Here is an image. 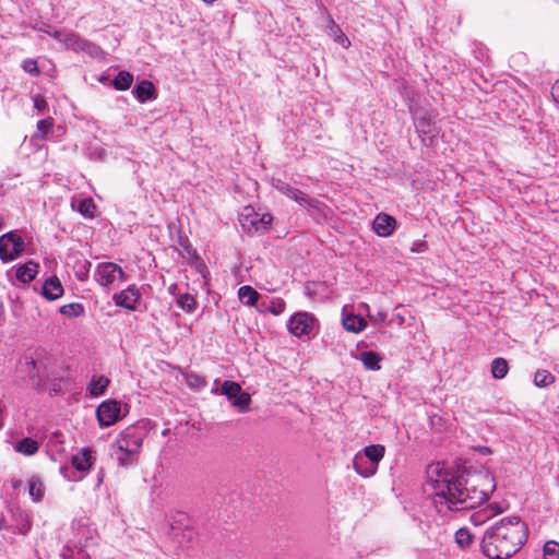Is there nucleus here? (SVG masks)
<instances>
[{"label": "nucleus", "instance_id": "obj_52", "mask_svg": "<svg viewBox=\"0 0 559 559\" xmlns=\"http://www.w3.org/2000/svg\"><path fill=\"white\" fill-rule=\"evenodd\" d=\"M487 510L497 511V510H502V509L498 504H495V506H490L489 508H487Z\"/></svg>", "mask_w": 559, "mask_h": 559}, {"label": "nucleus", "instance_id": "obj_46", "mask_svg": "<svg viewBox=\"0 0 559 559\" xmlns=\"http://www.w3.org/2000/svg\"><path fill=\"white\" fill-rule=\"evenodd\" d=\"M90 267H91V262H88V261H85L82 264V270L78 273V278L80 281H85L88 277Z\"/></svg>", "mask_w": 559, "mask_h": 559}, {"label": "nucleus", "instance_id": "obj_16", "mask_svg": "<svg viewBox=\"0 0 559 559\" xmlns=\"http://www.w3.org/2000/svg\"><path fill=\"white\" fill-rule=\"evenodd\" d=\"M63 286L57 276L47 278L41 287V295L47 300H56L63 295Z\"/></svg>", "mask_w": 559, "mask_h": 559}, {"label": "nucleus", "instance_id": "obj_36", "mask_svg": "<svg viewBox=\"0 0 559 559\" xmlns=\"http://www.w3.org/2000/svg\"><path fill=\"white\" fill-rule=\"evenodd\" d=\"M544 559H559V543L548 540L544 545Z\"/></svg>", "mask_w": 559, "mask_h": 559}, {"label": "nucleus", "instance_id": "obj_12", "mask_svg": "<svg viewBox=\"0 0 559 559\" xmlns=\"http://www.w3.org/2000/svg\"><path fill=\"white\" fill-rule=\"evenodd\" d=\"M143 432L138 428L128 427L120 432L116 444H121L122 447L128 444V448L133 449V451H139L143 443Z\"/></svg>", "mask_w": 559, "mask_h": 559}, {"label": "nucleus", "instance_id": "obj_38", "mask_svg": "<svg viewBox=\"0 0 559 559\" xmlns=\"http://www.w3.org/2000/svg\"><path fill=\"white\" fill-rule=\"evenodd\" d=\"M273 187L281 192L282 194L288 197L289 199L293 198V195L296 194V189L292 187L290 185L284 182L281 179L273 180Z\"/></svg>", "mask_w": 559, "mask_h": 559}, {"label": "nucleus", "instance_id": "obj_21", "mask_svg": "<svg viewBox=\"0 0 559 559\" xmlns=\"http://www.w3.org/2000/svg\"><path fill=\"white\" fill-rule=\"evenodd\" d=\"M342 324L346 331L353 333H359L367 326L366 320L356 314L344 316Z\"/></svg>", "mask_w": 559, "mask_h": 559}, {"label": "nucleus", "instance_id": "obj_35", "mask_svg": "<svg viewBox=\"0 0 559 559\" xmlns=\"http://www.w3.org/2000/svg\"><path fill=\"white\" fill-rule=\"evenodd\" d=\"M187 385L193 390H200L206 386L205 379L198 373H188L186 376Z\"/></svg>", "mask_w": 559, "mask_h": 559}, {"label": "nucleus", "instance_id": "obj_39", "mask_svg": "<svg viewBox=\"0 0 559 559\" xmlns=\"http://www.w3.org/2000/svg\"><path fill=\"white\" fill-rule=\"evenodd\" d=\"M28 491L35 500H40L44 496L43 484L38 479L29 480Z\"/></svg>", "mask_w": 559, "mask_h": 559}, {"label": "nucleus", "instance_id": "obj_40", "mask_svg": "<svg viewBox=\"0 0 559 559\" xmlns=\"http://www.w3.org/2000/svg\"><path fill=\"white\" fill-rule=\"evenodd\" d=\"M269 307L270 313L278 316L285 310L286 304L282 298H270Z\"/></svg>", "mask_w": 559, "mask_h": 559}, {"label": "nucleus", "instance_id": "obj_31", "mask_svg": "<svg viewBox=\"0 0 559 559\" xmlns=\"http://www.w3.org/2000/svg\"><path fill=\"white\" fill-rule=\"evenodd\" d=\"M59 312L68 318H78L84 312V307L80 302H72L60 307Z\"/></svg>", "mask_w": 559, "mask_h": 559}, {"label": "nucleus", "instance_id": "obj_49", "mask_svg": "<svg viewBox=\"0 0 559 559\" xmlns=\"http://www.w3.org/2000/svg\"><path fill=\"white\" fill-rule=\"evenodd\" d=\"M5 321L3 302L0 300V325H2Z\"/></svg>", "mask_w": 559, "mask_h": 559}, {"label": "nucleus", "instance_id": "obj_7", "mask_svg": "<svg viewBox=\"0 0 559 559\" xmlns=\"http://www.w3.org/2000/svg\"><path fill=\"white\" fill-rule=\"evenodd\" d=\"M317 320L308 312H297L290 317L287 328L288 331L297 336H309L314 330Z\"/></svg>", "mask_w": 559, "mask_h": 559}, {"label": "nucleus", "instance_id": "obj_25", "mask_svg": "<svg viewBox=\"0 0 559 559\" xmlns=\"http://www.w3.org/2000/svg\"><path fill=\"white\" fill-rule=\"evenodd\" d=\"M14 449L24 455H34L38 451L39 444L36 440L26 437L17 441Z\"/></svg>", "mask_w": 559, "mask_h": 559}, {"label": "nucleus", "instance_id": "obj_45", "mask_svg": "<svg viewBox=\"0 0 559 559\" xmlns=\"http://www.w3.org/2000/svg\"><path fill=\"white\" fill-rule=\"evenodd\" d=\"M47 102L44 97L37 95L34 97V108L43 112L47 108Z\"/></svg>", "mask_w": 559, "mask_h": 559}, {"label": "nucleus", "instance_id": "obj_33", "mask_svg": "<svg viewBox=\"0 0 559 559\" xmlns=\"http://www.w3.org/2000/svg\"><path fill=\"white\" fill-rule=\"evenodd\" d=\"M555 381V377L547 370H537L534 374V384L545 388Z\"/></svg>", "mask_w": 559, "mask_h": 559}, {"label": "nucleus", "instance_id": "obj_34", "mask_svg": "<svg viewBox=\"0 0 559 559\" xmlns=\"http://www.w3.org/2000/svg\"><path fill=\"white\" fill-rule=\"evenodd\" d=\"M455 542L462 549H466L473 542V535L467 528H460L455 533Z\"/></svg>", "mask_w": 559, "mask_h": 559}, {"label": "nucleus", "instance_id": "obj_48", "mask_svg": "<svg viewBox=\"0 0 559 559\" xmlns=\"http://www.w3.org/2000/svg\"><path fill=\"white\" fill-rule=\"evenodd\" d=\"M427 246L425 242L423 241H419V242H415L414 246L412 247V251L413 252H424L426 250Z\"/></svg>", "mask_w": 559, "mask_h": 559}, {"label": "nucleus", "instance_id": "obj_17", "mask_svg": "<svg viewBox=\"0 0 559 559\" xmlns=\"http://www.w3.org/2000/svg\"><path fill=\"white\" fill-rule=\"evenodd\" d=\"M353 467L358 475L365 478L373 476L378 471V467L371 464L370 461H368L364 455H361V453H357L355 455L353 461Z\"/></svg>", "mask_w": 559, "mask_h": 559}, {"label": "nucleus", "instance_id": "obj_51", "mask_svg": "<svg viewBox=\"0 0 559 559\" xmlns=\"http://www.w3.org/2000/svg\"><path fill=\"white\" fill-rule=\"evenodd\" d=\"M7 528H8V525H7L5 519L2 514H0V531L7 530Z\"/></svg>", "mask_w": 559, "mask_h": 559}, {"label": "nucleus", "instance_id": "obj_44", "mask_svg": "<svg viewBox=\"0 0 559 559\" xmlns=\"http://www.w3.org/2000/svg\"><path fill=\"white\" fill-rule=\"evenodd\" d=\"M270 298L266 297L265 299H262L257 302V305L254 306L257 308V310L261 313H270Z\"/></svg>", "mask_w": 559, "mask_h": 559}, {"label": "nucleus", "instance_id": "obj_9", "mask_svg": "<svg viewBox=\"0 0 559 559\" xmlns=\"http://www.w3.org/2000/svg\"><path fill=\"white\" fill-rule=\"evenodd\" d=\"M100 427H109L121 418V405L116 400L104 401L96 409Z\"/></svg>", "mask_w": 559, "mask_h": 559}, {"label": "nucleus", "instance_id": "obj_32", "mask_svg": "<svg viewBox=\"0 0 559 559\" xmlns=\"http://www.w3.org/2000/svg\"><path fill=\"white\" fill-rule=\"evenodd\" d=\"M177 305L186 312H193L197 308V300L190 294H182L177 299Z\"/></svg>", "mask_w": 559, "mask_h": 559}, {"label": "nucleus", "instance_id": "obj_29", "mask_svg": "<svg viewBox=\"0 0 559 559\" xmlns=\"http://www.w3.org/2000/svg\"><path fill=\"white\" fill-rule=\"evenodd\" d=\"M292 199L305 209L319 210L320 201H318L317 199L310 198L307 193L300 191L299 189H296V194L293 195Z\"/></svg>", "mask_w": 559, "mask_h": 559}, {"label": "nucleus", "instance_id": "obj_10", "mask_svg": "<svg viewBox=\"0 0 559 559\" xmlns=\"http://www.w3.org/2000/svg\"><path fill=\"white\" fill-rule=\"evenodd\" d=\"M396 228V219L386 214V213H379L372 222V229L379 237H390Z\"/></svg>", "mask_w": 559, "mask_h": 559}, {"label": "nucleus", "instance_id": "obj_37", "mask_svg": "<svg viewBox=\"0 0 559 559\" xmlns=\"http://www.w3.org/2000/svg\"><path fill=\"white\" fill-rule=\"evenodd\" d=\"M415 127L418 133H423L426 135H430L435 131L432 122L430 121V119L426 117L417 119Z\"/></svg>", "mask_w": 559, "mask_h": 559}, {"label": "nucleus", "instance_id": "obj_15", "mask_svg": "<svg viewBox=\"0 0 559 559\" xmlns=\"http://www.w3.org/2000/svg\"><path fill=\"white\" fill-rule=\"evenodd\" d=\"M94 461V451L87 448L82 449L71 457L72 466L82 474L90 471Z\"/></svg>", "mask_w": 559, "mask_h": 559}, {"label": "nucleus", "instance_id": "obj_20", "mask_svg": "<svg viewBox=\"0 0 559 559\" xmlns=\"http://www.w3.org/2000/svg\"><path fill=\"white\" fill-rule=\"evenodd\" d=\"M371 464L379 467V463L382 461L385 454V448L382 444H370L364 448L360 452Z\"/></svg>", "mask_w": 559, "mask_h": 559}, {"label": "nucleus", "instance_id": "obj_41", "mask_svg": "<svg viewBox=\"0 0 559 559\" xmlns=\"http://www.w3.org/2000/svg\"><path fill=\"white\" fill-rule=\"evenodd\" d=\"M22 68L26 73H29L32 75H38L39 74V68L37 64V61L34 59H26L22 63Z\"/></svg>", "mask_w": 559, "mask_h": 559}, {"label": "nucleus", "instance_id": "obj_14", "mask_svg": "<svg viewBox=\"0 0 559 559\" xmlns=\"http://www.w3.org/2000/svg\"><path fill=\"white\" fill-rule=\"evenodd\" d=\"M321 9H322L324 17H325L326 29H328L329 35L334 39V41L340 44L342 47L348 48L350 46V41L347 38V36L343 33L341 27L335 23V21L331 16V14H329L326 12V9L323 5L321 7Z\"/></svg>", "mask_w": 559, "mask_h": 559}, {"label": "nucleus", "instance_id": "obj_27", "mask_svg": "<svg viewBox=\"0 0 559 559\" xmlns=\"http://www.w3.org/2000/svg\"><path fill=\"white\" fill-rule=\"evenodd\" d=\"M509 371V364L502 357H497L491 361L490 372L495 379H503Z\"/></svg>", "mask_w": 559, "mask_h": 559}, {"label": "nucleus", "instance_id": "obj_42", "mask_svg": "<svg viewBox=\"0 0 559 559\" xmlns=\"http://www.w3.org/2000/svg\"><path fill=\"white\" fill-rule=\"evenodd\" d=\"M368 318L372 322H374L379 325H383V324H386L388 314L385 311L381 310V311H378L376 314L368 313Z\"/></svg>", "mask_w": 559, "mask_h": 559}, {"label": "nucleus", "instance_id": "obj_30", "mask_svg": "<svg viewBox=\"0 0 559 559\" xmlns=\"http://www.w3.org/2000/svg\"><path fill=\"white\" fill-rule=\"evenodd\" d=\"M500 513H502V510L492 511V510H487V508L481 509L471 515V521L476 526L483 525L490 518H492L496 514H500Z\"/></svg>", "mask_w": 559, "mask_h": 559}, {"label": "nucleus", "instance_id": "obj_1", "mask_svg": "<svg viewBox=\"0 0 559 559\" xmlns=\"http://www.w3.org/2000/svg\"><path fill=\"white\" fill-rule=\"evenodd\" d=\"M427 486L433 491L435 504L441 512L474 509L486 501L496 489L495 477L487 471L477 474H451L431 466Z\"/></svg>", "mask_w": 559, "mask_h": 559}, {"label": "nucleus", "instance_id": "obj_50", "mask_svg": "<svg viewBox=\"0 0 559 559\" xmlns=\"http://www.w3.org/2000/svg\"><path fill=\"white\" fill-rule=\"evenodd\" d=\"M477 451H478L480 454H489V453H491V450H490V448H488V447H479V448H477Z\"/></svg>", "mask_w": 559, "mask_h": 559}, {"label": "nucleus", "instance_id": "obj_3", "mask_svg": "<svg viewBox=\"0 0 559 559\" xmlns=\"http://www.w3.org/2000/svg\"><path fill=\"white\" fill-rule=\"evenodd\" d=\"M24 251V241L16 231H9L0 236V260L10 262Z\"/></svg>", "mask_w": 559, "mask_h": 559}, {"label": "nucleus", "instance_id": "obj_53", "mask_svg": "<svg viewBox=\"0 0 559 559\" xmlns=\"http://www.w3.org/2000/svg\"><path fill=\"white\" fill-rule=\"evenodd\" d=\"M4 227V219L2 216H0V231L3 229Z\"/></svg>", "mask_w": 559, "mask_h": 559}, {"label": "nucleus", "instance_id": "obj_23", "mask_svg": "<svg viewBox=\"0 0 559 559\" xmlns=\"http://www.w3.org/2000/svg\"><path fill=\"white\" fill-rule=\"evenodd\" d=\"M238 297L243 305L253 307L261 299L260 294L249 285L241 286L238 289Z\"/></svg>", "mask_w": 559, "mask_h": 559}, {"label": "nucleus", "instance_id": "obj_19", "mask_svg": "<svg viewBox=\"0 0 559 559\" xmlns=\"http://www.w3.org/2000/svg\"><path fill=\"white\" fill-rule=\"evenodd\" d=\"M110 380L107 377L94 376L87 385V391L92 397H98L106 392Z\"/></svg>", "mask_w": 559, "mask_h": 559}, {"label": "nucleus", "instance_id": "obj_5", "mask_svg": "<svg viewBox=\"0 0 559 559\" xmlns=\"http://www.w3.org/2000/svg\"><path fill=\"white\" fill-rule=\"evenodd\" d=\"M94 278L99 285L109 287L117 278L122 282L126 281L127 275L118 264L103 262L96 266Z\"/></svg>", "mask_w": 559, "mask_h": 559}, {"label": "nucleus", "instance_id": "obj_28", "mask_svg": "<svg viewBox=\"0 0 559 559\" xmlns=\"http://www.w3.org/2000/svg\"><path fill=\"white\" fill-rule=\"evenodd\" d=\"M133 82V75L128 71H119L112 81V86L117 91H127Z\"/></svg>", "mask_w": 559, "mask_h": 559}, {"label": "nucleus", "instance_id": "obj_13", "mask_svg": "<svg viewBox=\"0 0 559 559\" xmlns=\"http://www.w3.org/2000/svg\"><path fill=\"white\" fill-rule=\"evenodd\" d=\"M139 451H133V449L128 448V444L121 445L112 444V453L111 456L116 459L119 466L128 467L132 465L138 456Z\"/></svg>", "mask_w": 559, "mask_h": 559}, {"label": "nucleus", "instance_id": "obj_47", "mask_svg": "<svg viewBox=\"0 0 559 559\" xmlns=\"http://www.w3.org/2000/svg\"><path fill=\"white\" fill-rule=\"evenodd\" d=\"M551 95L556 102L559 103V80H557L551 87Z\"/></svg>", "mask_w": 559, "mask_h": 559}, {"label": "nucleus", "instance_id": "obj_22", "mask_svg": "<svg viewBox=\"0 0 559 559\" xmlns=\"http://www.w3.org/2000/svg\"><path fill=\"white\" fill-rule=\"evenodd\" d=\"M38 272V264L29 261L16 270V278L23 283L33 281Z\"/></svg>", "mask_w": 559, "mask_h": 559}, {"label": "nucleus", "instance_id": "obj_26", "mask_svg": "<svg viewBox=\"0 0 559 559\" xmlns=\"http://www.w3.org/2000/svg\"><path fill=\"white\" fill-rule=\"evenodd\" d=\"M72 207L86 218H93L95 216L96 205L91 198L79 200L76 205L72 203Z\"/></svg>", "mask_w": 559, "mask_h": 559}, {"label": "nucleus", "instance_id": "obj_11", "mask_svg": "<svg viewBox=\"0 0 559 559\" xmlns=\"http://www.w3.org/2000/svg\"><path fill=\"white\" fill-rule=\"evenodd\" d=\"M140 299L141 294L135 285H131L127 289L115 294L114 296L116 305L128 310H135Z\"/></svg>", "mask_w": 559, "mask_h": 559}, {"label": "nucleus", "instance_id": "obj_4", "mask_svg": "<svg viewBox=\"0 0 559 559\" xmlns=\"http://www.w3.org/2000/svg\"><path fill=\"white\" fill-rule=\"evenodd\" d=\"M272 221L273 216L270 213L259 215L251 207H246L240 218L241 226L246 231L258 234L266 231Z\"/></svg>", "mask_w": 559, "mask_h": 559}, {"label": "nucleus", "instance_id": "obj_6", "mask_svg": "<svg viewBox=\"0 0 559 559\" xmlns=\"http://www.w3.org/2000/svg\"><path fill=\"white\" fill-rule=\"evenodd\" d=\"M64 44L69 49L75 52H85L94 59H104V50L93 41L80 37L78 34H68L64 38Z\"/></svg>", "mask_w": 559, "mask_h": 559}, {"label": "nucleus", "instance_id": "obj_8", "mask_svg": "<svg viewBox=\"0 0 559 559\" xmlns=\"http://www.w3.org/2000/svg\"><path fill=\"white\" fill-rule=\"evenodd\" d=\"M221 392L231 401L233 406L238 407L241 412L248 409L251 397L241 390L239 383L226 380L222 384Z\"/></svg>", "mask_w": 559, "mask_h": 559}, {"label": "nucleus", "instance_id": "obj_24", "mask_svg": "<svg viewBox=\"0 0 559 559\" xmlns=\"http://www.w3.org/2000/svg\"><path fill=\"white\" fill-rule=\"evenodd\" d=\"M360 361L366 369L377 371L380 370L381 357L378 353L372 350L361 352L359 356Z\"/></svg>", "mask_w": 559, "mask_h": 559}, {"label": "nucleus", "instance_id": "obj_18", "mask_svg": "<svg viewBox=\"0 0 559 559\" xmlns=\"http://www.w3.org/2000/svg\"><path fill=\"white\" fill-rule=\"evenodd\" d=\"M140 103H145L156 98L155 87L151 81H141L132 92Z\"/></svg>", "mask_w": 559, "mask_h": 559}, {"label": "nucleus", "instance_id": "obj_2", "mask_svg": "<svg viewBox=\"0 0 559 559\" xmlns=\"http://www.w3.org/2000/svg\"><path fill=\"white\" fill-rule=\"evenodd\" d=\"M526 537V525L520 518L502 519L485 532L483 554L489 559H508L519 551Z\"/></svg>", "mask_w": 559, "mask_h": 559}, {"label": "nucleus", "instance_id": "obj_43", "mask_svg": "<svg viewBox=\"0 0 559 559\" xmlns=\"http://www.w3.org/2000/svg\"><path fill=\"white\" fill-rule=\"evenodd\" d=\"M52 127L51 118L41 119L37 122V130L46 134Z\"/></svg>", "mask_w": 559, "mask_h": 559}]
</instances>
